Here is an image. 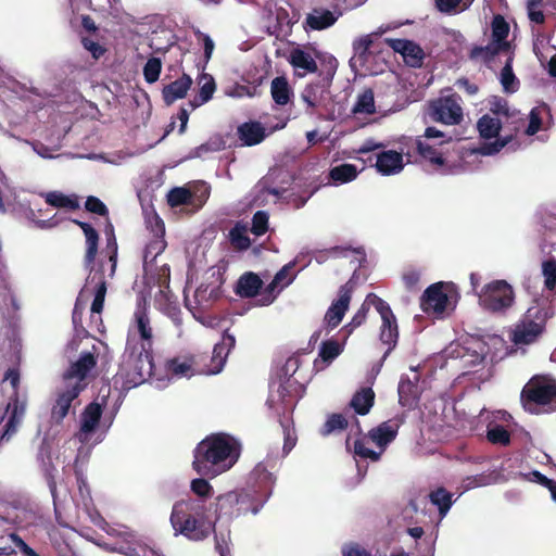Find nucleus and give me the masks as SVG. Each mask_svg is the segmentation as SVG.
<instances>
[{"label": "nucleus", "instance_id": "60", "mask_svg": "<svg viewBox=\"0 0 556 556\" xmlns=\"http://www.w3.org/2000/svg\"><path fill=\"white\" fill-rule=\"evenodd\" d=\"M501 83L506 91H515L516 76L509 64H506L501 72Z\"/></svg>", "mask_w": 556, "mask_h": 556}, {"label": "nucleus", "instance_id": "13", "mask_svg": "<svg viewBox=\"0 0 556 556\" xmlns=\"http://www.w3.org/2000/svg\"><path fill=\"white\" fill-rule=\"evenodd\" d=\"M377 312L379 313L382 324L380 328V341L388 345L382 359H386L391 351L396 346L399 339V328L395 315L390 305L386 301L376 300Z\"/></svg>", "mask_w": 556, "mask_h": 556}, {"label": "nucleus", "instance_id": "53", "mask_svg": "<svg viewBox=\"0 0 556 556\" xmlns=\"http://www.w3.org/2000/svg\"><path fill=\"white\" fill-rule=\"evenodd\" d=\"M268 214L265 211H257L252 217L251 232L257 237L263 236L268 230Z\"/></svg>", "mask_w": 556, "mask_h": 556}, {"label": "nucleus", "instance_id": "22", "mask_svg": "<svg viewBox=\"0 0 556 556\" xmlns=\"http://www.w3.org/2000/svg\"><path fill=\"white\" fill-rule=\"evenodd\" d=\"M399 428L400 421L395 419H390L381 422L376 428H372L368 432V437L374 443H376L381 448L382 452L386 448V446L396 438Z\"/></svg>", "mask_w": 556, "mask_h": 556}, {"label": "nucleus", "instance_id": "31", "mask_svg": "<svg viewBox=\"0 0 556 556\" xmlns=\"http://www.w3.org/2000/svg\"><path fill=\"white\" fill-rule=\"evenodd\" d=\"M96 281L94 298L91 303V313L101 314L104 307V300L106 295V281L103 276L102 268H99L91 278V282Z\"/></svg>", "mask_w": 556, "mask_h": 556}, {"label": "nucleus", "instance_id": "62", "mask_svg": "<svg viewBox=\"0 0 556 556\" xmlns=\"http://www.w3.org/2000/svg\"><path fill=\"white\" fill-rule=\"evenodd\" d=\"M343 556H371L370 553L357 543L346 544L342 548Z\"/></svg>", "mask_w": 556, "mask_h": 556}, {"label": "nucleus", "instance_id": "59", "mask_svg": "<svg viewBox=\"0 0 556 556\" xmlns=\"http://www.w3.org/2000/svg\"><path fill=\"white\" fill-rule=\"evenodd\" d=\"M85 208L93 214L109 217V208L106 205L97 197L90 195L85 202Z\"/></svg>", "mask_w": 556, "mask_h": 556}, {"label": "nucleus", "instance_id": "14", "mask_svg": "<svg viewBox=\"0 0 556 556\" xmlns=\"http://www.w3.org/2000/svg\"><path fill=\"white\" fill-rule=\"evenodd\" d=\"M448 296L444 292V283L435 282L429 286L420 298V307L427 315L439 318L445 313L448 305Z\"/></svg>", "mask_w": 556, "mask_h": 556}, {"label": "nucleus", "instance_id": "17", "mask_svg": "<svg viewBox=\"0 0 556 556\" xmlns=\"http://www.w3.org/2000/svg\"><path fill=\"white\" fill-rule=\"evenodd\" d=\"M83 389L84 386L80 382H75L58 393L51 409V416L56 422H61L67 416L72 403L79 396Z\"/></svg>", "mask_w": 556, "mask_h": 556}, {"label": "nucleus", "instance_id": "40", "mask_svg": "<svg viewBox=\"0 0 556 556\" xmlns=\"http://www.w3.org/2000/svg\"><path fill=\"white\" fill-rule=\"evenodd\" d=\"M46 202L49 205L59 208L77 210L79 207V203L76 198L65 195L59 191L48 192L46 194Z\"/></svg>", "mask_w": 556, "mask_h": 556}, {"label": "nucleus", "instance_id": "46", "mask_svg": "<svg viewBox=\"0 0 556 556\" xmlns=\"http://www.w3.org/2000/svg\"><path fill=\"white\" fill-rule=\"evenodd\" d=\"M193 194L190 190L176 187L173 188L167 194V203L170 207H178L181 205H188L192 203Z\"/></svg>", "mask_w": 556, "mask_h": 556}, {"label": "nucleus", "instance_id": "26", "mask_svg": "<svg viewBox=\"0 0 556 556\" xmlns=\"http://www.w3.org/2000/svg\"><path fill=\"white\" fill-rule=\"evenodd\" d=\"M403 166L402 154L393 150L383 151L376 157V168L382 175L396 174Z\"/></svg>", "mask_w": 556, "mask_h": 556}, {"label": "nucleus", "instance_id": "42", "mask_svg": "<svg viewBox=\"0 0 556 556\" xmlns=\"http://www.w3.org/2000/svg\"><path fill=\"white\" fill-rule=\"evenodd\" d=\"M349 421L343 414H331L320 428V434L327 437L333 432L343 431L348 428Z\"/></svg>", "mask_w": 556, "mask_h": 556}, {"label": "nucleus", "instance_id": "55", "mask_svg": "<svg viewBox=\"0 0 556 556\" xmlns=\"http://www.w3.org/2000/svg\"><path fill=\"white\" fill-rule=\"evenodd\" d=\"M490 112L495 115L494 117H505L508 119L513 114L509 112V106L507 100L501 97H493L490 101Z\"/></svg>", "mask_w": 556, "mask_h": 556}, {"label": "nucleus", "instance_id": "4", "mask_svg": "<svg viewBox=\"0 0 556 556\" xmlns=\"http://www.w3.org/2000/svg\"><path fill=\"white\" fill-rule=\"evenodd\" d=\"M275 482L276 477L273 472L267 469L265 464L260 463L249 475L247 490L241 492H228L219 495L217 497L218 505L223 509L226 505L232 506L244 502L248 497H251L254 503L252 511L256 514L258 508L263 506L271 495Z\"/></svg>", "mask_w": 556, "mask_h": 556}, {"label": "nucleus", "instance_id": "11", "mask_svg": "<svg viewBox=\"0 0 556 556\" xmlns=\"http://www.w3.org/2000/svg\"><path fill=\"white\" fill-rule=\"evenodd\" d=\"M459 101L460 97L457 93L441 97L430 103L428 114L433 122L457 125L463 121Z\"/></svg>", "mask_w": 556, "mask_h": 556}, {"label": "nucleus", "instance_id": "47", "mask_svg": "<svg viewBox=\"0 0 556 556\" xmlns=\"http://www.w3.org/2000/svg\"><path fill=\"white\" fill-rule=\"evenodd\" d=\"M402 56L408 66L420 67L424 63L425 52L419 45L410 41Z\"/></svg>", "mask_w": 556, "mask_h": 556}, {"label": "nucleus", "instance_id": "34", "mask_svg": "<svg viewBox=\"0 0 556 556\" xmlns=\"http://www.w3.org/2000/svg\"><path fill=\"white\" fill-rule=\"evenodd\" d=\"M492 40L494 43H498L505 49H509V43L506 40L509 34V25L505 21L504 16L497 14L492 21Z\"/></svg>", "mask_w": 556, "mask_h": 556}, {"label": "nucleus", "instance_id": "52", "mask_svg": "<svg viewBox=\"0 0 556 556\" xmlns=\"http://www.w3.org/2000/svg\"><path fill=\"white\" fill-rule=\"evenodd\" d=\"M162 71V61L159 58H150L143 66V76L148 84L159 80Z\"/></svg>", "mask_w": 556, "mask_h": 556}, {"label": "nucleus", "instance_id": "41", "mask_svg": "<svg viewBox=\"0 0 556 556\" xmlns=\"http://www.w3.org/2000/svg\"><path fill=\"white\" fill-rule=\"evenodd\" d=\"M452 496V493L442 486L429 494L430 502L438 506L441 516H445L450 510L453 504Z\"/></svg>", "mask_w": 556, "mask_h": 556}, {"label": "nucleus", "instance_id": "15", "mask_svg": "<svg viewBox=\"0 0 556 556\" xmlns=\"http://www.w3.org/2000/svg\"><path fill=\"white\" fill-rule=\"evenodd\" d=\"M353 291V279H350L340 287L338 292L339 298L332 302L325 314V321L330 328H336L342 321L345 312L349 309Z\"/></svg>", "mask_w": 556, "mask_h": 556}, {"label": "nucleus", "instance_id": "35", "mask_svg": "<svg viewBox=\"0 0 556 556\" xmlns=\"http://www.w3.org/2000/svg\"><path fill=\"white\" fill-rule=\"evenodd\" d=\"M544 5L551 7L556 10V0H528L527 13L531 22L535 24H544L545 15L542 8Z\"/></svg>", "mask_w": 556, "mask_h": 556}, {"label": "nucleus", "instance_id": "27", "mask_svg": "<svg viewBox=\"0 0 556 556\" xmlns=\"http://www.w3.org/2000/svg\"><path fill=\"white\" fill-rule=\"evenodd\" d=\"M375 399L374 390L370 387H363L353 394L350 407L358 415H367L375 404Z\"/></svg>", "mask_w": 556, "mask_h": 556}, {"label": "nucleus", "instance_id": "51", "mask_svg": "<svg viewBox=\"0 0 556 556\" xmlns=\"http://www.w3.org/2000/svg\"><path fill=\"white\" fill-rule=\"evenodd\" d=\"M544 287L548 291H556V260L549 258L542 264Z\"/></svg>", "mask_w": 556, "mask_h": 556}, {"label": "nucleus", "instance_id": "25", "mask_svg": "<svg viewBox=\"0 0 556 556\" xmlns=\"http://www.w3.org/2000/svg\"><path fill=\"white\" fill-rule=\"evenodd\" d=\"M263 280L257 274L247 271L239 277L235 286V293L242 299L256 296L263 288Z\"/></svg>", "mask_w": 556, "mask_h": 556}, {"label": "nucleus", "instance_id": "21", "mask_svg": "<svg viewBox=\"0 0 556 556\" xmlns=\"http://www.w3.org/2000/svg\"><path fill=\"white\" fill-rule=\"evenodd\" d=\"M73 223L83 230L86 237V253L84 257V264L86 268L92 269L98 254L99 233L88 223L80 222L77 219H73Z\"/></svg>", "mask_w": 556, "mask_h": 556}, {"label": "nucleus", "instance_id": "33", "mask_svg": "<svg viewBox=\"0 0 556 556\" xmlns=\"http://www.w3.org/2000/svg\"><path fill=\"white\" fill-rule=\"evenodd\" d=\"M201 80H204V83H202L200 87L198 98L189 102L190 110H194L195 108L208 102L216 90V84L213 76L203 74Z\"/></svg>", "mask_w": 556, "mask_h": 556}, {"label": "nucleus", "instance_id": "38", "mask_svg": "<svg viewBox=\"0 0 556 556\" xmlns=\"http://www.w3.org/2000/svg\"><path fill=\"white\" fill-rule=\"evenodd\" d=\"M357 168L353 164H341L334 166L329 172V178L337 184H346L357 177Z\"/></svg>", "mask_w": 556, "mask_h": 556}, {"label": "nucleus", "instance_id": "45", "mask_svg": "<svg viewBox=\"0 0 556 556\" xmlns=\"http://www.w3.org/2000/svg\"><path fill=\"white\" fill-rule=\"evenodd\" d=\"M475 0H434L435 8L444 14L467 10Z\"/></svg>", "mask_w": 556, "mask_h": 556}, {"label": "nucleus", "instance_id": "10", "mask_svg": "<svg viewBox=\"0 0 556 556\" xmlns=\"http://www.w3.org/2000/svg\"><path fill=\"white\" fill-rule=\"evenodd\" d=\"M503 127L502 118L494 117L490 114H484L481 116L477 123V128L479 134L484 139L496 138L493 142H486L480 146L478 149L479 153L482 155H493L500 152L505 146H507L511 139L513 135L505 136L500 138V131Z\"/></svg>", "mask_w": 556, "mask_h": 556}, {"label": "nucleus", "instance_id": "50", "mask_svg": "<svg viewBox=\"0 0 556 556\" xmlns=\"http://www.w3.org/2000/svg\"><path fill=\"white\" fill-rule=\"evenodd\" d=\"M231 245L238 251L248 250L251 245L250 238L245 235V230L239 226L233 227L229 231Z\"/></svg>", "mask_w": 556, "mask_h": 556}, {"label": "nucleus", "instance_id": "54", "mask_svg": "<svg viewBox=\"0 0 556 556\" xmlns=\"http://www.w3.org/2000/svg\"><path fill=\"white\" fill-rule=\"evenodd\" d=\"M191 491L204 502L213 495V486L204 478H197L191 481Z\"/></svg>", "mask_w": 556, "mask_h": 556}, {"label": "nucleus", "instance_id": "6", "mask_svg": "<svg viewBox=\"0 0 556 556\" xmlns=\"http://www.w3.org/2000/svg\"><path fill=\"white\" fill-rule=\"evenodd\" d=\"M520 401L529 412H532L531 405L556 404V380L547 375L533 376L523 387Z\"/></svg>", "mask_w": 556, "mask_h": 556}, {"label": "nucleus", "instance_id": "7", "mask_svg": "<svg viewBox=\"0 0 556 556\" xmlns=\"http://www.w3.org/2000/svg\"><path fill=\"white\" fill-rule=\"evenodd\" d=\"M4 379L10 381L14 391L13 394L10 396V401L5 408V414H9V417L0 434V446L3 443L9 442L17 432V428L21 425L26 410V403L24 401H21L18 396V369L9 368L4 375Z\"/></svg>", "mask_w": 556, "mask_h": 556}, {"label": "nucleus", "instance_id": "43", "mask_svg": "<svg viewBox=\"0 0 556 556\" xmlns=\"http://www.w3.org/2000/svg\"><path fill=\"white\" fill-rule=\"evenodd\" d=\"M56 471V467L54 466V464L51 460V457L49 456L48 460L43 462L42 475L53 498L54 505L56 504L58 500Z\"/></svg>", "mask_w": 556, "mask_h": 556}, {"label": "nucleus", "instance_id": "39", "mask_svg": "<svg viewBox=\"0 0 556 556\" xmlns=\"http://www.w3.org/2000/svg\"><path fill=\"white\" fill-rule=\"evenodd\" d=\"M352 112L354 114H374L376 112L374 91L370 88L358 94Z\"/></svg>", "mask_w": 556, "mask_h": 556}, {"label": "nucleus", "instance_id": "28", "mask_svg": "<svg viewBox=\"0 0 556 556\" xmlns=\"http://www.w3.org/2000/svg\"><path fill=\"white\" fill-rule=\"evenodd\" d=\"M376 300L383 301L380 296H378L375 293H369L366 296L365 301L363 302L358 311L355 313L352 320L342 329L346 331L344 340H346L348 336L351 334L355 328L362 326L366 321L367 314L371 306H374L377 309Z\"/></svg>", "mask_w": 556, "mask_h": 556}, {"label": "nucleus", "instance_id": "64", "mask_svg": "<svg viewBox=\"0 0 556 556\" xmlns=\"http://www.w3.org/2000/svg\"><path fill=\"white\" fill-rule=\"evenodd\" d=\"M542 121L539 113L535 110L530 112L529 124L526 129V134L529 136L535 135L541 129Z\"/></svg>", "mask_w": 556, "mask_h": 556}, {"label": "nucleus", "instance_id": "8", "mask_svg": "<svg viewBox=\"0 0 556 556\" xmlns=\"http://www.w3.org/2000/svg\"><path fill=\"white\" fill-rule=\"evenodd\" d=\"M548 311L538 304L530 306L516 325L514 342L516 344H531L545 331Z\"/></svg>", "mask_w": 556, "mask_h": 556}, {"label": "nucleus", "instance_id": "1", "mask_svg": "<svg viewBox=\"0 0 556 556\" xmlns=\"http://www.w3.org/2000/svg\"><path fill=\"white\" fill-rule=\"evenodd\" d=\"M241 448L235 437L225 432L212 433L194 448L192 468L201 477L215 478L233 467Z\"/></svg>", "mask_w": 556, "mask_h": 556}, {"label": "nucleus", "instance_id": "2", "mask_svg": "<svg viewBox=\"0 0 556 556\" xmlns=\"http://www.w3.org/2000/svg\"><path fill=\"white\" fill-rule=\"evenodd\" d=\"M205 503L201 500L187 498L174 504L170 523L176 533L193 541L206 539L212 530L207 520Z\"/></svg>", "mask_w": 556, "mask_h": 556}, {"label": "nucleus", "instance_id": "61", "mask_svg": "<svg viewBox=\"0 0 556 556\" xmlns=\"http://www.w3.org/2000/svg\"><path fill=\"white\" fill-rule=\"evenodd\" d=\"M81 43L84 48L88 50L96 60L100 59L106 51L105 48L102 47L100 43L87 37H84L81 39Z\"/></svg>", "mask_w": 556, "mask_h": 556}, {"label": "nucleus", "instance_id": "12", "mask_svg": "<svg viewBox=\"0 0 556 556\" xmlns=\"http://www.w3.org/2000/svg\"><path fill=\"white\" fill-rule=\"evenodd\" d=\"M132 319L134 324L128 330V336L139 342V349L152 351L154 336L146 302L137 305Z\"/></svg>", "mask_w": 556, "mask_h": 556}, {"label": "nucleus", "instance_id": "49", "mask_svg": "<svg viewBox=\"0 0 556 556\" xmlns=\"http://www.w3.org/2000/svg\"><path fill=\"white\" fill-rule=\"evenodd\" d=\"M343 352V344L337 340H326L321 343L319 356L325 363H331Z\"/></svg>", "mask_w": 556, "mask_h": 556}, {"label": "nucleus", "instance_id": "32", "mask_svg": "<svg viewBox=\"0 0 556 556\" xmlns=\"http://www.w3.org/2000/svg\"><path fill=\"white\" fill-rule=\"evenodd\" d=\"M289 62L293 67L305 70L308 73H315L318 68L317 63L311 53L300 48L291 50Z\"/></svg>", "mask_w": 556, "mask_h": 556}, {"label": "nucleus", "instance_id": "57", "mask_svg": "<svg viewBox=\"0 0 556 556\" xmlns=\"http://www.w3.org/2000/svg\"><path fill=\"white\" fill-rule=\"evenodd\" d=\"M354 452L357 456L362 458H369L372 462H377L380 459L382 452H375L374 450L367 447L364 439H357L354 442Z\"/></svg>", "mask_w": 556, "mask_h": 556}, {"label": "nucleus", "instance_id": "5", "mask_svg": "<svg viewBox=\"0 0 556 556\" xmlns=\"http://www.w3.org/2000/svg\"><path fill=\"white\" fill-rule=\"evenodd\" d=\"M477 295L479 305L490 313H506L516 298L514 288L503 279L484 285Z\"/></svg>", "mask_w": 556, "mask_h": 556}, {"label": "nucleus", "instance_id": "36", "mask_svg": "<svg viewBox=\"0 0 556 556\" xmlns=\"http://www.w3.org/2000/svg\"><path fill=\"white\" fill-rule=\"evenodd\" d=\"M105 236H106V245H105V253L109 256V262L111 263L110 268V277H113L116 270L117 265V251L118 245L116 241V237L114 233V227L109 222L105 228Z\"/></svg>", "mask_w": 556, "mask_h": 556}, {"label": "nucleus", "instance_id": "37", "mask_svg": "<svg viewBox=\"0 0 556 556\" xmlns=\"http://www.w3.org/2000/svg\"><path fill=\"white\" fill-rule=\"evenodd\" d=\"M220 286L212 283L199 286L194 292V299L200 305H210L220 298Z\"/></svg>", "mask_w": 556, "mask_h": 556}, {"label": "nucleus", "instance_id": "30", "mask_svg": "<svg viewBox=\"0 0 556 556\" xmlns=\"http://www.w3.org/2000/svg\"><path fill=\"white\" fill-rule=\"evenodd\" d=\"M270 94L277 105H287L293 97V90L289 85L287 77L277 76L271 80Z\"/></svg>", "mask_w": 556, "mask_h": 556}, {"label": "nucleus", "instance_id": "23", "mask_svg": "<svg viewBox=\"0 0 556 556\" xmlns=\"http://www.w3.org/2000/svg\"><path fill=\"white\" fill-rule=\"evenodd\" d=\"M192 85V79L188 74H182L181 77L165 85L162 89V98L166 105H172L177 100L184 99Z\"/></svg>", "mask_w": 556, "mask_h": 556}, {"label": "nucleus", "instance_id": "63", "mask_svg": "<svg viewBox=\"0 0 556 556\" xmlns=\"http://www.w3.org/2000/svg\"><path fill=\"white\" fill-rule=\"evenodd\" d=\"M279 285L280 283L278 281H276L275 278L267 285V287L265 288V290L262 294V299H261L262 305H269L274 302V300L276 299V295L274 294V292Z\"/></svg>", "mask_w": 556, "mask_h": 556}, {"label": "nucleus", "instance_id": "16", "mask_svg": "<svg viewBox=\"0 0 556 556\" xmlns=\"http://www.w3.org/2000/svg\"><path fill=\"white\" fill-rule=\"evenodd\" d=\"M236 345L235 336L228 333L227 331L223 334L222 341L216 343L212 356L210 358V364L205 366L201 371L206 375H216L219 374L227 361V356L229 352Z\"/></svg>", "mask_w": 556, "mask_h": 556}, {"label": "nucleus", "instance_id": "18", "mask_svg": "<svg viewBox=\"0 0 556 556\" xmlns=\"http://www.w3.org/2000/svg\"><path fill=\"white\" fill-rule=\"evenodd\" d=\"M202 355H187L184 357H175L167 361L166 368L175 376L190 377L195 372H201L199 364L204 361Z\"/></svg>", "mask_w": 556, "mask_h": 556}, {"label": "nucleus", "instance_id": "56", "mask_svg": "<svg viewBox=\"0 0 556 556\" xmlns=\"http://www.w3.org/2000/svg\"><path fill=\"white\" fill-rule=\"evenodd\" d=\"M372 36H377V34L366 35L359 37L353 42V49L356 55L359 59L366 60L368 53L370 52V47L372 46Z\"/></svg>", "mask_w": 556, "mask_h": 556}, {"label": "nucleus", "instance_id": "48", "mask_svg": "<svg viewBox=\"0 0 556 556\" xmlns=\"http://www.w3.org/2000/svg\"><path fill=\"white\" fill-rule=\"evenodd\" d=\"M416 148L418 153L433 165L442 166L444 159L442 154L433 147L418 139L416 141Z\"/></svg>", "mask_w": 556, "mask_h": 556}, {"label": "nucleus", "instance_id": "20", "mask_svg": "<svg viewBox=\"0 0 556 556\" xmlns=\"http://www.w3.org/2000/svg\"><path fill=\"white\" fill-rule=\"evenodd\" d=\"M237 136L241 146L253 147L266 138V128L256 121L244 122L237 127Z\"/></svg>", "mask_w": 556, "mask_h": 556}, {"label": "nucleus", "instance_id": "19", "mask_svg": "<svg viewBox=\"0 0 556 556\" xmlns=\"http://www.w3.org/2000/svg\"><path fill=\"white\" fill-rule=\"evenodd\" d=\"M103 409L97 402L89 403L80 416L79 440L85 442L89 434L96 431L99 426Z\"/></svg>", "mask_w": 556, "mask_h": 556}, {"label": "nucleus", "instance_id": "3", "mask_svg": "<svg viewBox=\"0 0 556 556\" xmlns=\"http://www.w3.org/2000/svg\"><path fill=\"white\" fill-rule=\"evenodd\" d=\"M153 367L152 351L139 349V342L129 336L118 370L114 376L115 383L121 382L123 389L138 387L152 376Z\"/></svg>", "mask_w": 556, "mask_h": 556}, {"label": "nucleus", "instance_id": "24", "mask_svg": "<svg viewBox=\"0 0 556 556\" xmlns=\"http://www.w3.org/2000/svg\"><path fill=\"white\" fill-rule=\"evenodd\" d=\"M96 351L97 348L93 345L92 351L83 352L78 359L71 365L65 374V378H78L79 380H84L97 365Z\"/></svg>", "mask_w": 556, "mask_h": 556}, {"label": "nucleus", "instance_id": "58", "mask_svg": "<svg viewBox=\"0 0 556 556\" xmlns=\"http://www.w3.org/2000/svg\"><path fill=\"white\" fill-rule=\"evenodd\" d=\"M10 541L21 552L22 556H47L36 552L31 548L17 533L12 532L9 534Z\"/></svg>", "mask_w": 556, "mask_h": 556}, {"label": "nucleus", "instance_id": "29", "mask_svg": "<svg viewBox=\"0 0 556 556\" xmlns=\"http://www.w3.org/2000/svg\"><path fill=\"white\" fill-rule=\"evenodd\" d=\"M338 20L329 10L314 9L312 13L307 14L305 24L313 30H323L331 27Z\"/></svg>", "mask_w": 556, "mask_h": 556}, {"label": "nucleus", "instance_id": "9", "mask_svg": "<svg viewBox=\"0 0 556 556\" xmlns=\"http://www.w3.org/2000/svg\"><path fill=\"white\" fill-rule=\"evenodd\" d=\"M334 63H337L336 60ZM336 70L337 64L330 62L327 74L320 80L306 85L302 90L300 98L306 104L307 114L314 115L318 108L326 105Z\"/></svg>", "mask_w": 556, "mask_h": 556}, {"label": "nucleus", "instance_id": "44", "mask_svg": "<svg viewBox=\"0 0 556 556\" xmlns=\"http://www.w3.org/2000/svg\"><path fill=\"white\" fill-rule=\"evenodd\" d=\"M486 439L490 443L501 446H508L511 441L510 432L502 425L489 427Z\"/></svg>", "mask_w": 556, "mask_h": 556}]
</instances>
